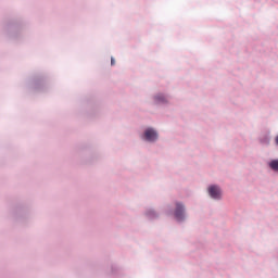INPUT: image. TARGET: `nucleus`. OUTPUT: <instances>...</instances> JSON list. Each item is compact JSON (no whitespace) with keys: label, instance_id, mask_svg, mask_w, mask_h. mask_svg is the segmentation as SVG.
<instances>
[{"label":"nucleus","instance_id":"obj_5","mask_svg":"<svg viewBox=\"0 0 278 278\" xmlns=\"http://www.w3.org/2000/svg\"><path fill=\"white\" fill-rule=\"evenodd\" d=\"M111 64H112V65H114V64H115V62H114V60H113V59L111 60Z\"/></svg>","mask_w":278,"mask_h":278},{"label":"nucleus","instance_id":"obj_2","mask_svg":"<svg viewBox=\"0 0 278 278\" xmlns=\"http://www.w3.org/2000/svg\"><path fill=\"white\" fill-rule=\"evenodd\" d=\"M144 138L148 141H155L157 139V134L152 128H149L144 131Z\"/></svg>","mask_w":278,"mask_h":278},{"label":"nucleus","instance_id":"obj_6","mask_svg":"<svg viewBox=\"0 0 278 278\" xmlns=\"http://www.w3.org/2000/svg\"><path fill=\"white\" fill-rule=\"evenodd\" d=\"M157 100L164 101V99H160V97H156Z\"/></svg>","mask_w":278,"mask_h":278},{"label":"nucleus","instance_id":"obj_7","mask_svg":"<svg viewBox=\"0 0 278 278\" xmlns=\"http://www.w3.org/2000/svg\"><path fill=\"white\" fill-rule=\"evenodd\" d=\"M276 143L278 144V136L276 137Z\"/></svg>","mask_w":278,"mask_h":278},{"label":"nucleus","instance_id":"obj_1","mask_svg":"<svg viewBox=\"0 0 278 278\" xmlns=\"http://www.w3.org/2000/svg\"><path fill=\"white\" fill-rule=\"evenodd\" d=\"M208 193L213 199H219L222 195V191L217 186H211L208 188Z\"/></svg>","mask_w":278,"mask_h":278},{"label":"nucleus","instance_id":"obj_3","mask_svg":"<svg viewBox=\"0 0 278 278\" xmlns=\"http://www.w3.org/2000/svg\"><path fill=\"white\" fill-rule=\"evenodd\" d=\"M184 205L180 204V203H177L176 204V211H175V217L178 219V220H181L184 219Z\"/></svg>","mask_w":278,"mask_h":278},{"label":"nucleus","instance_id":"obj_4","mask_svg":"<svg viewBox=\"0 0 278 278\" xmlns=\"http://www.w3.org/2000/svg\"><path fill=\"white\" fill-rule=\"evenodd\" d=\"M269 166H270L274 170L278 172V160L271 161L270 164H269Z\"/></svg>","mask_w":278,"mask_h":278}]
</instances>
